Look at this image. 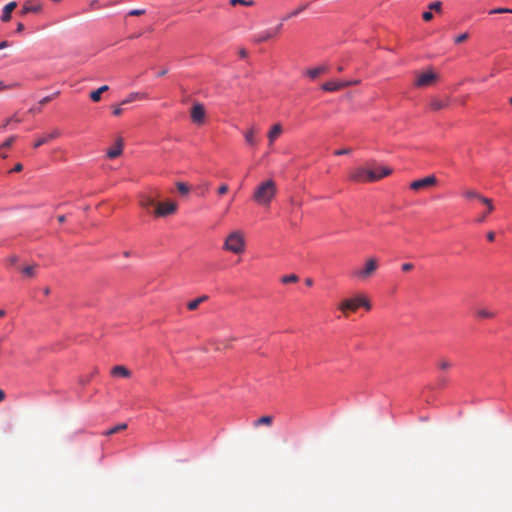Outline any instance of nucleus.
<instances>
[{
	"instance_id": "f257e3e1",
	"label": "nucleus",
	"mask_w": 512,
	"mask_h": 512,
	"mask_svg": "<svg viewBox=\"0 0 512 512\" xmlns=\"http://www.w3.org/2000/svg\"><path fill=\"white\" fill-rule=\"evenodd\" d=\"M277 193V186L273 179L261 182L254 191L253 200L262 206H268Z\"/></svg>"
},
{
	"instance_id": "f03ea898",
	"label": "nucleus",
	"mask_w": 512,
	"mask_h": 512,
	"mask_svg": "<svg viewBox=\"0 0 512 512\" xmlns=\"http://www.w3.org/2000/svg\"><path fill=\"white\" fill-rule=\"evenodd\" d=\"M223 250L236 255L244 253L246 250L244 232L242 230L231 231L224 239Z\"/></svg>"
},
{
	"instance_id": "7ed1b4c3",
	"label": "nucleus",
	"mask_w": 512,
	"mask_h": 512,
	"mask_svg": "<svg viewBox=\"0 0 512 512\" xmlns=\"http://www.w3.org/2000/svg\"><path fill=\"white\" fill-rule=\"evenodd\" d=\"M392 173L389 167H383L381 174H373V171L364 167H357L350 171L349 179L353 182H376Z\"/></svg>"
},
{
	"instance_id": "20e7f679",
	"label": "nucleus",
	"mask_w": 512,
	"mask_h": 512,
	"mask_svg": "<svg viewBox=\"0 0 512 512\" xmlns=\"http://www.w3.org/2000/svg\"><path fill=\"white\" fill-rule=\"evenodd\" d=\"M360 307H363L366 310H370L372 307L369 299L363 294L344 299L337 306L345 317H347L350 312L357 311Z\"/></svg>"
},
{
	"instance_id": "39448f33",
	"label": "nucleus",
	"mask_w": 512,
	"mask_h": 512,
	"mask_svg": "<svg viewBox=\"0 0 512 512\" xmlns=\"http://www.w3.org/2000/svg\"><path fill=\"white\" fill-rule=\"evenodd\" d=\"M379 267V260L376 257H369L365 260L362 268L352 271V277L359 281H365L377 271Z\"/></svg>"
},
{
	"instance_id": "423d86ee",
	"label": "nucleus",
	"mask_w": 512,
	"mask_h": 512,
	"mask_svg": "<svg viewBox=\"0 0 512 512\" xmlns=\"http://www.w3.org/2000/svg\"><path fill=\"white\" fill-rule=\"evenodd\" d=\"M178 210V204L174 200H168L165 202H157L156 208L153 209V215L157 218L167 217L173 215Z\"/></svg>"
},
{
	"instance_id": "0eeeda50",
	"label": "nucleus",
	"mask_w": 512,
	"mask_h": 512,
	"mask_svg": "<svg viewBox=\"0 0 512 512\" xmlns=\"http://www.w3.org/2000/svg\"><path fill=\"white\" fill-rule=\"evenodd\" d=\"M160 197V194L157 191H151L149 193H141L138 196L139 205L147 212L150 211V208H156L157 199Z\"/></svg>"
},
{
	"instance_id": "6e6552de",
	"label": "nucleus",
	"mask_w": 512,
	"mask_h": 512,
	"mask_svg": "<svg viewBox=\"0 0 512 512\" xmlns=\"http://www.w3.org/2000/svg\"><path fill=\"white\" fill-rule=\"evenodd\" d=\"M436 80L437 75L432 70H428L417 77L414 85L419 88L428 87L431 86Z\"/></svg>"
},
{
	"instance_id": "1a4fd4ad",
	"label": "nucleus",
	"mask_w": 512,
	"mask_h": 512,
	"mask_svg": "<svg viewBox=\"0 0 512 512\" xmlns=\"http://www.w3.org/2000/svg\"><path fill=\"white\" fill-rule=\"evenodd\" d=\"M463 195L467 199H478L479 201H481L484 205L487 206L488 213H491L494 210L492 199L482 196L475 190H466L464 191Z\"/></svg>"
},
{
	"instance_id": "9d476101",
	"label": "nucleus",
	"mask_w": 512,
	"mask_h": 512,
	"mask_svg": "<svg viewBox=\"0 0 512 512\" xmlns=\"http://www.w3.org/2000/svg\"><path fill=\"white\" fill-rule=\"evenodd\" d=\"M436 183H437V178L435 176H433V175H430V176H427L425 178L413 181L410 184V188L412 190L418 191V190H421V189H426V188H429L431 186H434V185H436Z\"/></svg>"
},
{
	"instance_id": "9b49d317",
	"label": "nucleus",
	"mask_w": 512,
	"mask_h": 512,
	"mask_svg": "<svg viewBox=\"0 0 512 512\" xmlns=\"http://www.w3.org/2000/svg\"><path fill=\"white\" fill-rule=\"evenodd\" d=\"M39 265L35 262L19 266L18 269L25 280H32L37 277Z\"/></svg>"
},
{
	"instance_id": "f8f14e48",
	"label": "nucleus",
	"mask_w": 512,
	"mask_h": 512,
	"mask_svg": "<svg viewBox=\"0 0 512 512\" xmlns=\"http://www.w3.org/2000/svg\"><path fill=\"white\" fill-rule=\"evenodd\" d=\"M259 133V129L256 126L249 127L246 131H244L243 136L245 139V143L250 147H256L258 145L259 139L257 137Z\"/></svg>"
},
{
	"instance_id": "ddd939ff",
	"label": "nucleus",
	"mask_w": 512,
	"mask_h": 512,
	"mask_svg": "<svg viewBox=\"0 0 512 512\" xmlns=\"http://www.w3.org/2000/svg\"><path fill=\"white\" fill-rule=\"evenodd\" d=\"M191 119L196 124H203L205 119V109L203 104L196 103L191 108Z\"/></svg>"
},
{
	"instance_id": "4468645a",
	"label": "nucleus",
	"mask_w": 512,
	"mask_h": 512,
	"mask_svg": "<svg viewBox=\"0 0 512 512\" xmlns=\"http://www.w3.org/2000/svg\"><path fill=\"white\" fill-rule=\"evenodd\" d=\"M282 27H283V24L280 23L278 24L275 29L273 31H263L261 33H259L256 37H255V42L256 43H262V42H266L268 41L270 38L274 37L275 35H277L278 33H280V31L282 30Z\"/></svg>"
},
{
	"instance_id": "2eb2a0df",
	"label": "nucleus",
	"mask_w": 512,
	"mask_h": 512,
	"mask_svg": "<svg viewBox=\"0 0 512 512\" xmlns=\"http://www.w3.org/2000/svg\"><path fill=\"white\" fill-rule=\"evenodd\" d=\"M283 132V127L281 124L277 123L274 124L271 129L269 130L267 137H268V145L269 147H272L274 142L279 138V136Z\"/></svg>"
},
{
	"instance_id": "dca6fc26",
	"label": "nucleus",
	"mask_w": 512,
	"mask_h": 512,
	"mask_svg": "<svg viewBox=\"0 0 512 512\" xmlns=\"http://www.w3.org/2000/svg\"><path fill=\"white\" fill-rule=\"evenodd\" d=\"M350 83H342V81H328L324 83L321 88L327 92L338 91L342 88L349 87Z\"/></svg>"
},
{
	"instance_id": "f3484780",
	"label": "nucleus",
	"mask_w": 512,
	"mask_h": 512,
	"mask_svg": "<svg viewBox=\"0 0 512 512\" xmlns=\"http://www.w3.org/2000/svg\"><path fill=\"white\" fill-rule=\"evenodd\" d=\"M61 135V132L59 129H54L51 133L39 138L35 143H34V148H38L58 137H60Z\"/></svg>"
},
{
	"instance_id": "a211bd4d",
	"label": "nucleus",
	"mask_w": 512,
	"mask_h": 512,
	"mask_svg": "<svg viewBox=\"0 0 512 512\" xmlns=\"http://www.w3.org/2000/svg\"><path fill=\"white\" fill-rule=\"evenodd\" d=\"M148 99V94L145 92H132L128 94V96L123 99L120 105H126L135 101H141Z\"/></svg>"
},
{
	"instance_id": "6ab92c4d",
	"label": "nucleus",
	"mask_w": 512,
	"mask_h": 512,
	"mask_svg": "<svg viewBox=\"0 0 512 512\" xmlns=\"http://www.w3.org/2000/svg\"><path fill=\"white\" fill-rule=\"evenodd\" d=\"M122 152H123V139L118 138L114 147L110 148L107 151V157L110 159H114V158H117L118 156H120L122 154Z\"/></svg>"
},
{
	"instance_id": "aec40b11",
	"label": "nucleus",
	"mask_w": 512,
	"mask_h": 512,
	"mask_svg": "<svg viewBox=\"0 0 512 512\" xmlns=\"http://www.w3.org/2000/svg\"><path fill=\"white\" fill-rule=\"evenodd\" d=\"M328 71V67L325 65H321L318 67L310 68L305 71V75L310 79L314 80L319 77L321 74H324Z\"/></svg>"
},
{
	"instance_id": "412c9836",
	"label": "nucleus",
	"mask_w": 512,
	"mask_h": 512,
	"mask_svg": "<svg viewBox=\"0 0 512 512\" xmlns=\"http://www.w3.org/2000/svg\"><path fill=\"white\" fill-rule=\"evenodd\" d=\"M449 104V98L446 99H439V98H433L430 101V108L433 111H439L441 109H444Z\"/></svg>"
},
{
	"instance_id": "4be33fe9",
	"label": "nucleus",
	"mask_w": 512,
	"mask_h": 512,
	"mask_svg": "<svg viewBox=\"0 0 512 512\" xmlns=\"http://www.w3.org/2000/svg\"><path fill=\"white\" fill-rule=\"evenodd\" d=\"M111 374L115 377L128 378L131 372L125 366L117 365L112 368Z\"/></svg>"
},
{
	"instance_id": "5701e85b",
	"label": "nucleus",
	"mask_w": 512,
	"mask_h": 512,
	"mask_svg": "<svg viewBox=\"0 0 512 512\" xmlns=\"http://www.w3.org/2000/svg\"><path fill=\"white\" fill-rule=\"evenodd\" d=\"M17 7V3L15 1H12L8 3L2 12L1 20L3 22H8L11 19V13L12 11Z\"/></svg>"
},
{
	"instance_id": "b1692460",
	"label": "nucleus",
	"mask_w": 512,
	"mask_h": 512,
	"mask_svg": "<svg viewBox=\"0 0 512 512\" xmlns=\"http://www.w3.org/2000/svg\"><path fill=\"white\" fill-rule=\"evenodd\" d=\"M207 300H208V296L207 295H202V296H200V297H198V298L188 302L187 303V308L189 310H191V311L196 310L201 303H203V302H205Z\"/></svg>"
},
{
	"instance_id": "393cba45",
	"label": "nucleus",
	"mask_w": 512,
	"mask_h": 512,
	"mask_svg": "<svg viewBox=\"0 0 512 512\" xmlns=\"http://www.w3.org/2000/svg\"><path fill=\"white\" fill-rule=\"evenodd\" d=\"M109 87L107 85H103L97 90H94L90 93V98L93 102H99L101 100V94L103 92L108 91Z\"/></svg>"
},
{
	"instance_id": "a878e982",
	"label": "nucleus",
	"mask_w": 512,
	"mask_h": 512,
	"mask_svg": "<svg viewBox=\"0 0 512 512\" xmlns=\"http://www.w3.org/2000/svg\"><path fill=\"white\" fill-rule=\"evenodd\" d=\"M273 420H274V417L271 416V415H265V416H262L260 417L259 419H257L255 422H254V426L257 427V426H260V425H266V426H271L272 423H273Z\"/></svg>"
},
{
	"instance_id": "bb28decb",
	"label": "nucleus",
	"mask_w": 512,
	"mask_h": 512,
	"mask_svg": "<svg viewBox=\"0 0 512 512\" xmlns=\"http://www.w3.org/2000/svg\"><path fill=\"white\" fill-rule=\"evenodd\" d=\"M40 10H41V6L40 5L31 6L29 4V1H27L25 3V5L22 7L20 13H21V15L24 16V15H26L28 13H31V12H34V13L39 12Z\"/></svg>"
},
{
	"instance_id": "cd10ccee",
	"label": "nucleus",
	"mask_w": 512,
	"mask_h": 512,
	"mask_svg": "<svg viewBox=\"0 0 512 512\" xmlns=\"http://www.w3.org/2000/svg\"><path fill=\"white\" fill-rule=\"evenodd\" d=\"M127 429V424L126 423H121V424H118L110 429H108L107 431H105L103 433V435L105 436H111V435H114L118 432H121V431H124Z\"/></svg>"
},
{
	"instance_id": "c85d7f7f",
	"label": "nucleus",
	"mask_w": 512,
	"mask_h": 512,
	"mask_svg": "<svg viewBox=\"0 0 512 512\" xmlns=\"http://www.w3.org/2000/svg\"><path fill=\"white\" fill-rule=\"evenodd\" d=\"M477 317L482 319H491L495 317V313L492 311H489L488 309H479L476 312Z\"/></svg>"
},
{
	"instance_id": "c756f323",
	"label": "nucleus",
	"mask_w": 512,
	"mask_h": 512,
	"mask_svg": "<svg viewBox=\"0 0 512 512\" xmlns=\"http://www.w3.org/2000/svg\"><path fill=\"white\" fill-rule=\"evenodd\" d=\"M437 365L441 370H448L453 366L452 362L446 358L440 359Z\"/></svg>"
},
{
	"instance_id": "7c9ffc66",
	"label": "nucleus",
	"mask_w": 512,
	"mask_h": 512,
	"mask_svg": "<svg viewBox=\"0 0 512 512\" xmlns=\"http://www.w3.org/2000/svg\"><path fill=\"white\" fill-rule=\"evenodd\" d=\"M299 277L295 274L285 275L281 278L283 284L296 283Z\"/></svg>"
},
{
	"instance_id": "2f4dec72",
	"label": "nucleus",
	"mask_w": 512,
	"mask_h": 512,
	"mask_svg": "<svg viewBox=\"0 0 512 512\" xmlns=\"http://www.w3.org/2000/svg\"><path fill=\"white\" fill-rule=\"evenodd\" d=\"M176 187H177V190L182 194V195H186L189 193V187L187 184L183 183V182H178L176 184Z\"/></svg>"
},
{
	"instance_id": "473e14b6",
	"label": "nucleus",
	"mask_w": 512,
	"mask_h": 512,
	"mask_svg": "<svg viewBox=\"0 0 512 512\" xmlns=\"http://www.w3.org/2000/svg\"><path fill=\"white\" fill-rule=\"evenodd\" d=\"M230 4L232 6H236L238 4L245 5V6H253L254 1H252V0H249V1H247V0H230Z\"/></svg>"
},
{
	"instance_id": "72a5a7b5",
	"label": "nucleus",
	"mask_w": 512,
	"mask_h": 512,
	"mask_svg": "<svg viewBox=\"0 0 512 512\" xmlns=\"http://www.w3.org/2000/svg\"><path fill=\"white\" fill-rule=\"evenodd\" d=\"M307 7V4L306 5H302L300 6L299 8L295 9L294 11H292L289 15H287L285 18H283V20H287L291 17H295L297 16L298 14H300L303 10H305Z\"/></svg>"
},
{
	"instance_id": "f704fd0d",
	"label": "nucleus",
	"mask_w": 512,
	"mask_h": 512,
	"mask_svg": "<svg viewBox=\"0 0 512 512\" xmlns=\"http://www.w3.org/2000/svg\"><path fill=\"white\" fill-rule=\"evenodd\" d=\"M6 261L9 265L15 266L19 261V257L17 255H11L7 257Z\"/></svg>"
},
{
	"instance_id": "c9c22d12",
	"label": "nucleus",
	"mask_w": 512,
	"mask_h": 512,
	"mask_svg": "<svg viewBox=\"0 0 512 512\" xmlns=\"http://www.w3.org/2000/svg\"><path fill=\"white\" fill-rule=\"evenodd\" d=\"M468 33H462L455 38V43L460 44L468 39Z\"/></svg>"
},
{
	"instance_id": "e433bc0d",
	"label": "nucleus",
	"mask_w": 512,
	"mask_h": 512,
	"mask_svg": "<svg viewBox=\"0 0 512 512\" xmlns=\"http://www.w3.org/2000/svg\"><path fill=\"white\" fill-rule=\"evenodd\" d=\"M352 152V149L351 148H344V149H339V150H336L334 152V154L336 156H341V155H348Z\"/></svg>"
},
{
	"instance_id": "4c0bfd02",
	"label": "nucleus",
	"mask_w": 512,
	"mask_h": 512,
	"mask_svg": "<svg viewBox=\"0 0 512 512\" xmlns=\"http://www.w3.org/2000/svg\"><path fill=\"white\" fill-rule=\"evenodd\" d=\"M489 13L490 14H495V13H512V9H509V8H497V9H492Z\"/></svg>"
},
{
	"instance_id": "58836bf2",
	"label": "nucleus",
	"mask_w": 512,
	"mask_h": 512,
	"mask_svg": "<svg viewBox=\"0 0 512 512\" xmlns=\"http://www.w3.org/2000/svg\"><path fill=\"white\" fill-rule=\"evenodd\" d=\"M441 2L440 1H435V2H432L430 5H429V9L431 10H435L436 12H439L441 10Z\"/></svg>"
},
{
	"instance_id": "ea45409f",
	"label": "nucleus",
	"mask_w": 512,
	"mask_h": 512,
	"mask_svg": "<svg viewBox=\"0 0 512 512\" xmlns=\"http://www.w3.org/2000/svg\"><path fill=\"white\" fill-rule=\"evenodd\" d=\"M145 13V10L144 9H133V10H130L128 15L130 16H140V15H143Z\"/></svg>"
},
{
	"instance_id": "a19ab883",
	"label": "nucleus",
	"mask_w": 512,
	"mask_h": 512,
	"mask_svg": "<svg viewBox=\"0 0 512 512\" xmlns=\"http://www.w3.org/2000/svg\"><path fill=\"white\" fill-rule=\"evenodd\" d=\"M229 188H228V185L226 184H222L219 188H218V194L219 195H224L228 192Z\"/></svg>"
},
{
	"instance_id": "79ce46f5",
	"label": "nucleus",
	"mask_w": 512,
	"mask_h": 512,
	"mask_svg": "<svg viewBox=\"0 0 512 512\" xmlns=\"http://www.w3.org/2000/svg\"><path fill=\"white\" fill-rule=\"evenodd\" d=\"M123 113V109L120 105L113 106V115L120 116Z\"/></svg>"
},
{
	"instance_id": "37998d69",
	"label": "nucleus",
	"mask_w": 512,
	"mask_h": 512,
	"mask_svg": "<svg viewBox=\"0 0 512 512\" xmlns=\"http://www.w3.org/2000/svg\"><path fill=\"white\" fill-rule=\"evenodd\" d=\"M413 267H414V266H413V264H412V263H404V264H402L401 269H402V271H404V272H408V271L412 270V269H413Z\"/></svg>"
},
{
	"instance_id": "c03bdc74",
	"label": "nucleus",
	"mask_w": 512,
	"mask_h": 512,
	"mask_svg": "<svg viewBox=\"0 0 512 512\" xmlns=\"http://www.w3.org/2000/svg\"><path fill=\"white\" fill-rule=\"evenodd\" d=\"M14 140H15V137L8 138L6 141H4V143L2 144V147H4V148L10 147L13 144Z\"/></svg>"
},
{
	"instance_id": "a18cd8bd",
	"label": "nucleus",
	"mask_w": 512,
	"mask_h": 512,
	"mask_svg": "<svg viewBox=\"0 0 512 512\" xmlns=\"http://www.w3.org/2000/svg\"><path fill=\"white\" fill-rule=\"evenodd\" d=\"M422 17L425 21H430L433 18V14L430 11H426L423 13Z\"/></svg>"
},
{
	"instance_id": "49530a36",
	"label": "nucleus",
	"mask_w": 512,
	"mask_h": 512,
	"mask_svg": "<svg viewBox=\"0 0 512 512\" xmlns=\"http://www.w3.org/2000/svg\"><path fill=\"white\" fill-rule=\"evenodd\" d=\"M50 101H52V97H48V96H46V97L42 98V99L39 101V104H40V105H45V104H47V103H48V102H50Z\"/></svg>"
},
{
	"instance_id": "de8ad7c7",
	"label": "nucleus",
	"mask_w": 512,
	"mask_h": 512,
	"mask_svg": "<svg viewBox=\"0 0 512 512\" xmlns=\"http://www.w3.org/2000/svg\"><path fill=\"white\" fill-rule=\"evenodd\" d=\"M238 53H239V56H240L241 58H246V57L248 56V52H247V50H246V49H244V48L239 49V52H238Z\"/></svg>"
},
{
	"instance_id": "09e8293b",
	"label": "nucleus",
	"mask_w": 512,
	"mask_h": 512,
	"mask_svg": "<svg viewBox=\"0 0 512 512\" xmlns=\"http://www.w3.org/2000/svg\"><path fill=\"white\" fill-rule=\"evenodd\" d=\"M23 169V165L21 163H17L14 168L12 169V172H20Z\"/></svg>"
},
{
	"instance_id": "8fccbe9b",
	"label": "nucleus",
	"mask_w": 512,
	"mask_h": 512,
	"mask_svg": "<svg viewBox=\"0 0 512 512\" xmlns=\"http://www.w3.org/2000/svg\"><path fill=\"white\" fill-rule=\"evenodd\" d=\"M487 239H488L489 241H494V239H495V233H494L493 231L488 232V233H487Z\"/></svg>"
},
{
	"instance_id": "3c124183",
	"label": "nucleus",
	"mask_w": 512,
	"mask_h": 512,
	"mask_svg": "<svg viewBox=\"0 0 512 512\" xmlns=\"http://www.w3.org/2000/svg\"><path fill=\"white\" fill-rule=\"evenodd\" d=\"M23 30H24V25H23V23L19 22V23L17 24L16 32L20 33V32H22Z\"/></svg>"
},
{
	"instance_id": "603ef678",
	"label": "nucleus",
	"mask_w": 512,
	"mask_h": 512,
	"mask_svg": "<svg viewBox=\"0 0 512 512\" xmlns=\"http://www.w3.org/2000/svg\"><path fill=\"white\" fill-rule=\"evenodd\" d=\"M98 0H93L91 3H90V7L91 9H96L98 7Z\"/></svg>"
},
{
	"instance_id": "864d4df0",
	"label": "nucleus",
	"mask_w": 512,
	"mask_h": 512,
	"mask_svg": "<svg viewBox=\"0 0 512 512\" xmlns=\"http://www.w3.org/2000/svg\"><path fill=\"white\" fill-rule=\"evenodd\" d=\"M359 80L342 81V83H350V86L358 84Z\"/></svg>"
},
{
	"instance_id": "5fc2aeb1",
	"label": "nucleus",
	"mask_w": 512,
	"mask_h": 512,
	"mask_svg": "<svg viewBox=\"0 0 512 512\" xmlns=\"http://www.w3.org/2000/svg\"><path fill=\"white\" fill-rule=\"evenodd\" d=\"M30 113H37L40 112V107H32L29 109Z\"/></svg>"
},
{
	"instance_id": "6e6d98bb",
	"label": "nucleus",
	"mask_w": 512,
	"mask_h": 512,
	"mask_svg": "<svg viewBox=\"0 0 512 512\" xmlns=\"http://www.w3.org/2000/svg\"><path fill=\"white\" fill-rule=\"evenodd\" d=\"M483 213H485V214H483V215L479 218V220H478V221H479V222H481V223L485 221L486 215L488 214V212H486V210H483Z\"/></svg>"
},
{
	"instance_id": "4d7b16f0",
	"label": "nucleus",
	"mask_w": 512,
	"mask_h": 512,
	"mask_svg": "<svg viewBox=\"0 0 512 512\" xmlns=\"http://www.w3.org/2000/svg\"><path fill=\"white\" fill-rule=\"evenodd\" d=\"M383 167H378V168H375V169H371L370 171H373V174H381V169Z\"/></svg>"
},
{
	"instance_id": "13d9d810",
	"label": "nucleus",
	"mask_w": 512,
	"mask_h": 512,
	"mask_svg": "<svg viewBox=\"0 0 512 512\" xmlns=\"http://www.w3.org/2000/svg\"><path fill=\"white\" fill-rule=\"evenodd\" d=\"M65 221H66V217L64 215L58 216V222L59 223H64Z\"/></svg>"
},
{
	"instance_id": "bf43d9fd",
	"label": "nucleus",
	"mask_w": 512,
	"mask_h": 512,
	"mask_svg": "<svg viewBox=\"0 0 512 512\" xmlns=\"http://www.w3.org/2000/svg\"><path fill=\"white\" fill-rule=\"evenodd\" d=\"M305 284H306L307 286H312V285H313V280H312L311 278H307V279L305 280Z\"/></svg>"
},
{
	"instance_id": "052dcab7",
	"label": "nucleus",
	"mask_w": 512,
	"mask_h": 512,
	"mask_svg": "<svg viewBox=\"0 0 512 512\" xmlns=\"http://www.w3.org/2000/svg\"><path fill=\"white\" fill-rule=\"evenodd\" d=\"M5 396V392L2 389H0V402H2L5 399Z\"/></svg>"
},
{
	"instance_id": "680f3d73",
	"label": "nucleus",
	"mask_w": 512,
	"mask_h": 512,
	"mask_svg": "<svg viewBox=\"0 0 512 512\" xmlns=\"http://www.w3.org/2000/svg\"><path fill=\"white\" fill-rule=\"evenodd\" d=\"M43 294H44L45 296H48V295L50 294V288H49V287H45V288L43 289Z\"/></svg>"
},
{
	"instance_id": "e2e57ef3",
	"label": "nucleus",
	"mask_w": 512,
	"mask_h": 512,
	"mask_svg": "<svg viewBox=\"0 0 512 512\" xmlns=\"http://www.w3.org/2000/svg\"><path fill=\"white\" fill-rule=\"evenodd\" d=\"M7 46H8V42L7 41L0 42V49L6 48Z\"/></svg>"
},
{
	"instance_id": "0e129e2a",
	"label": "nucleus",
	"mask_w": 512,
	"mask_h": 512,
	"mask_svg": "<svg viewBox=\"0 0 512 512\" xmlns=\"http://www.w3.org/2000/svg\"><path fill=\"white\" fill-rule=\"evenodd\" d=\"M12 122L19 123L21 120L17 118L15 115L10 118Z\"/></svg>"
},
{
	"instance_id": "69168bd1",
	"label": "nucleus",
	"mask_w": 512,
	"mask_h": 512,
	"mask_svg": "<svg viewBox=\"0 0 512 512\" xmlns=\"http://www.w3.org/2000/svg\"><path fill=\"white\" fill-rule=\"evenodd\" d=\"M167 72H168V70H167V69H164V70L160 71V72L158 73V77H162V76L166 75V73H167Z\"/></svg>"
},
{
	"instance_id": "338daca9",
	"label": "nucleus",
	"mask_w": 512,
	"mask_h": 512,
	"mask_svg": "<svg viewBox=\"0 0 512 512\" xmlns=\"http://www.w3.org/2000/svg\"><path fill=\"white\" fill-rule=\"evenodd\" d=\"M59 93H60V92H59V91H57V92H55V93H53V94H51V95H48V97H52V100H53L55 97H57V96L59 95Z\"/></svg>"
},
{
	"instance_id": "774afa93",
	"label": "nucleus",
	"mask_w": 512,
	"mask_h": 512,
	"mask_svg": "<svg viewBox=\"0 0 512 512\" xmlns=\"http://www.w3.org/2000/svg\"><path fill=\"white\" fill-rule=\"evenodd\" d=\"M6 315V311L3 309H0V318L4 317Z\"/></svg>"
}]
</instances>
